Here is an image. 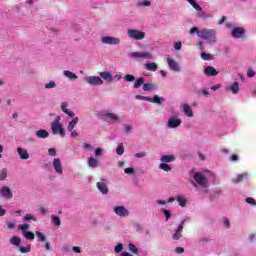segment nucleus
I'll return each instance as SVG.
<instances>
[{
	"instance_id": "f257e3e1",
	"label": "nucleus",
	"mask_w": 256,
	"mask_h": 256,
	"mask_svg": "<svg viewBox=\"0 0 256 256\" xmlns=\"http://www.w3.org/2000/svg\"><path fill=\"white\" fill-rule=\"evenodd\" d=\"M215 179V174L209 170L195 172L192 175L191 185L198 193H207L209 189V181Z\"/></svg>"
},
{
	"instance_id": "f03ea898",
	"label": "nucleus",
	"mask_w": 256,
	"mask_h": 256,
	"mask_svg": "<svg viewBox=\"0 0 256 256\" xmlns=\"http://www.w3.org/2000/svg\"><path fill=\"white\" fill-rule=\"evenodd\" d=\"M198 37L207 41L209 45H215L217 43V30L211 28H202L198 32Z\"/></svg>"
},
{
	"instance_id": "7ed1b4c3",
	"label": "nucleus",
	"mask_w": 256,
	"mask_h": 256,
	"mask_svg": "<svg viewBox=\"0 0 256 256\" xmlns=\"http://www.w3.org/2000/svg\"><path fill=\"white\" fill-rule=\"evenodd\" d=\"M51 131L53 135H59V137H65V128L61 123V116H57L51 123Z\"/></svg>"
},
{
	"instance_id": "20e7f679",
	"label": "nucleus",
	"mask_w": 256,
	"mask_h": 256,
	"mask_svg": "<svg viewBox=\"0 0 256 256\" xmlns=\"http://www.w3.org/2000/svg\"><path fill=\"white\" fill-rule=\"evenodd\" d=\"M175 155L171 154V155H163L160 158V164H159V169H161L162 171H165L166 173H169L172 168L168 163H173V161H175Z\"/></svg>"
},
{
	"instance_id": "39448f33",
	"label": "nucleus",
	"mask_w": 256,
	"mask_h": 256,
	"mask_svg": "<svg viewBox=\"0 0 256 256\" xmlns=\"http://www.w3.org/2000/svg\"><path fill=\"white\" fill-rule=\"evenodd\" d=\"M187 1L193 7V9H195V11L199 12L198 17L200 19H211V17H213V15L207 12H203V8H201V6L195 0H187Z\"/></svg>"
},
{
	"instance_id": "423d86ee",
	"label": "nucleus",
	"mask_w": 256,
	"mask_h": 256,
	"mask_svg": "<svg viewBox=\"0 0 256 256\" xmlns=\"http://www.w3.org/2000/svg\"><path fill=\"white\" fill-rule=\"evenodd\" d=\"M127 35L129 39H134V41H143L145 39V32L138 29H128Z\"/></svg>"
},
{
	"instance_id": "0eeeda50",
	"label": "nucleus",
	"mask_w": 256,
	"mask_h": 256,
	"mask_svg": "<svg viewBox=\"0 0 256 256\" xmlns=\"http://www.w3.org/2000/svg\"><path fill=\"white\" fill-rule=\"evenodd\" d=\"M102 45H121V38L115 36H102L100 39Z\"/></svg>"
},
{
	"instance_id": "6e6552de",
	"label": "nucleus",
	"mask_w": 256,
	"mask_h": 256,
	"mask_svg": "<svg viewBox=\"0 0 256 256\" xmlns=\"http://www.w3.org/2000/svg\"><path fill=\"white\" fill-rule=\"evenodd\" d=\"M166 63L168 65V69H170V71H173L174 73H180L181 65L173 57L168 56L166 58Z\"/></svg>"
},
{
	"instance_id": "1a4fd4ad",
	"label": "nucleus",
	"mask_w": 256,
	"mask_h": 256,
	"mask_svg": "<svg viewBox=\"0 0 256 256\" xmlns=\"http://www.w3.org/2000/svg\"><path fill=\"white\" fill-rule=\"evenodd\" d=\"M84 81L91 87H99L104 83L103 79H101V76H87L84 78Z\"/></svg>"
},
{
	"instance_id": "9d476101",
	"label": "nucleus",
	"mask_w": 256,
	"mask_h": 256,
	"mask_svg": "<svg viewBox=\"0 0 256 256\" xmlns=\"http://www.w3.org/2000/svg\"><path fill=\"white\" fill-rule=\"evenodd\" d=\"M182 123H183V121L181 120V118H179L177 116H172V117L168 118V120L166 121V128L167 129H177L178 127H181Z\"/></svg>"
},
{
	"instance_id": "9b49d317",
	"label": "nucleus",
	"mask_w": 256,
	"mask_h": 256,
	"mask_svg": "<svg viewBox=\"0 0 256 256\" xmlns=\"http://www.w3.org/2000/svg\"><path fill=\"white\" fill-rule=\"evenodd\" d=\"M103 119L108 123H121V116L113 113V112H105L102 114Z\"/></svg>"
},
{
	"instance_id": "f8f14e48",
	"label": "nucleus",
	"mask_w": 256,
	"mask_h": 256,
	"mask_svg": "<svg viewBox=\"0 0 256 256\" xmlns=\"http://www.w3.org/2000/svg\"><path fill=\"white\" fill-rule=\"evenodd\" d=\"M129 57H131V59H153V52H131Z\"/></svg>"
},
{
	"instance_id": "ddd939ff",
	"label": "nucleus",
	"mask_w": 256,
	"mask_h": 256,
	"mask_svg": "<svg viewBox=\"0 0 256 256\" xmlns=\"http://www.w3.org/2000/svg\"><path fill=\"white\" fill-rule=\"evenodd\" d=\"M113 211L115 215H117V217H129V215H131V212L129 211V209H127V207L123 205L115 206L113 208Z\"/></svg>"
},
{
	"instance_id": "4468645a",
	"label": "nucleus",
	"mask_w": 256,
	"mask_h": 256,
	"mask_svg": "<svg viewBox=\"0 0 256 256\" xmlns=\"http://www.w3.org/2000/svg\"><path fill=\"white\" fill-rule=\"evenodd\" d=\"M231 37H233V39H245V28L234 27L231 30Z\"/></svg>"
},
{
	"instance_id": "2eb2a0df",
	"label": "nucleus",
	"mask_w": 256,
	"mask_h": 256,
	"mask_svg": "<svg viewBox=\"0 0 256 256\" xmlns=\"http://www.w3.org/2000/svg\"><path fill=\"white\" fill-rule=\"evenodd\" d=\"M226 93H231L232 95H238L241 88L239 82H232L225 87Z\"/></svg>"
},
{
	"instance_id": "dca6fc26",
	"label": "nucleus",
	"mask_w": 256,
	"mask_h": 256,
	"mask_svg": "<svg viewBox=\"0 0 256 256\" xmlns=\"http://www.w3.org/2000/svg\"><path fill=\"white\" fill-rule=\"evenodd\" d=\"M96 187L102 195H107L109 193V187L107 186V180L105 179H100V181L96 183Z\"/></svg>"
},
{
	"instance_id": "f3484780",
	"label": "nucleus",
	"mask_w": 256,
	"mask_h": 256,
	"mask_svg": "<svg viewBox=\"0 0 256 256\" xmlns=\"http://www.w3.org/2000/svg\"><path fill=\"white\" fill-rule=\"evenodd\" d=\"M52 167L57 175H63V164L60 158H54L52 160Z\"/></svg>"
},
{
	"instance_id": "a211bd4d",
	"label": "nucleus",
	"mask_w": 256,
	"mask_h": 256,
	"mask_svg": "<svg viewBox=\"0 0 256 256\" xmlns=\"http://www.w3.org/2000/svg\"><path fill=\"white\" fill-rule=\"evenodd\" d=\"M184 225H185V220H182L172 236V239H174V241H179V239H181V237H183L182 233H183Z\"/></svg>"
},
{
	"instance_id": "6ab92c4d",
	"label": "nucleus",
	"mask_w": 256,
	"mask_h": 256,
	"mask_svg": "<svg viewBox=\"0 0 256 256\" xmlns=\"http://www.w3.org/2000/svg\"><path fill=\"white\" fill-rule=\"evenodd\" d=\"M16 151L18 153L19 159H21L22 161H27V159L31 157L27 149L23 147H17Z\"/></svg>"
},
{
	"instance_id": "aec40b11",
	"label": "nucleus",
	"mask_w": 256,
	"mask_h": 256,
	"mask_svg": "<svg viewBox=\"0 0 256 256\" xmlns=\"http://www.w3.org/2000/svg\"><path fill=\"white\" fill-rule=\"evenodd\" d=\"M0 195L1 197H4V199H13V192L8 186H3L0 189Z\"/></svg>"
},
{
	"instance_id": "412c9836",
	"label": "nucleus",
	"mask_w": 256,
	"mask_h": 256,
	"mask_svg": "<svg viewBox=\"0 0 256 256\" xmlns=\"http://www.w3.org/2000/svg\"><path fill=\"white\" fill-rule=\"evenodd\" d=\"M100 79L102 81H106L107 83H113V74L111 72L103 71L98 73Z\"/></svg>"
},
{
	"instance_id": "4be33fe9",
	"label": "nucleus",
	"mask_w": 256,
	"mask_h": 256,
	"mask_svg": "<svg viewBox=\"0 0 256 256\" xmlns=\"http://www.w3.org/2000/svg\"><path fill=\"white\" fill-rule=\"evenodd\" d=\"M204 73L205 75H207L208 77H217V75H219V72L217 71V69H215V67L213 66H206L204 68Z\"/></svg>"
},
{
	"instance_id": "5701e85b",
	"label": "nucleus",
	"mask_w": 256,
	"mask_h": 256,
	"mask_svg": "<svg viewBox=\"0 0 256 256\" xmlns=\"http://www.w3.org/2000/svg\"><path fill=\"white\" fill-rule=\"evenodd\" d=\"M60 109L65 113V115H68V117H75V113L69 110V103L62 102L60 105Z\"/></svg>"
},
{
	"instance_id": "b1692460",
	"label": "nucleus",
	"mask_w": 256,
	"mask_h": 256,
	"mask_svg": "<svg viewBox=\"0 0 256 256\" xmlns=\"http://www.w3.org/2000/svg\"><path fill=\"white\" fill-rule=\"evenodd\" d=\"M148 103H155L156 105H161L162 103H165V98L154 95L152 98L148 97Z\"/></svg>"
},
{
	"instance_id": "393cba45",
	"label": "nucleus",
	"mask_w": 256,
	"mask_h": 256,
	"mask_svg": "<svg viewBox=\"0 0 256 256\" xmlns=\"http://www.w3.org/2000/svg\"><path fill=\"white\" fill-rule=\"evenodd\" d=\"M88 167L91 169H97L99 167V160L95 157H89L87 159Z\"/></svg>"
},
{
	"instance_id": "a878e982",
	"label": "nucleus",
	"mask_w": 256,
	"mask_h": 256,
	"mask_svg": "<svg viewBox=\"0 0 256 256\" xmlns=\"http://www.w3.org/2000/svg\"><path fill=\"white\" fill-rule=\"evenodd\" d=\"M63 75L66 79H69L70 81H77V79H79V76H77V74L69 70H64Z\"/></svg>"
},
{
	"instance_id": "bb28decb",
	"label": "nucleus",
	"mask_w": 256,
	"mask_h": 256,
	"mask_svg": "<svg viewBox=\"0 0 256 256\" xmlns=\"http://www.w3.org/2000/svg\"><path fill=\"white\" fill-rule=\"evenodd\" d=\"M181 107L186 117H193V109H191V106H189V104H182Z\"/></svg>"
},
{
	"instance_id": "cd10ccee",
	"label": "nucleus",
	"mask_w": 256,
	"mask_h": 256,
	"mask_svg": "<svg viewBox=\"0 0 256 256\" xmlns=\"http://www.w3.org/2000/svg\"><path fill=\"white\" fill-rule=\"evenodd\" d=\"M144 69H146V71H153V72H155L158 69V65L155 62H146L144 64Z\"/></svg>"
},
{
	"instance_id": "c85d7f7f",
	"label": "nucleus",
	"mask_w": 256,
	"mask_h": 256,
	"mask_svg": "<svg viewBox=\"0 0 256 256\" xmlns=\"http://www.w3.org/2000/svg\"><path fill=\"white\" fill-rule=\"evenodd\" d=\"M72 120L69 122L67 129L68 131H73L75 127L77 126V123H79V117H70Z\"/></svg>"
},
{
	"instance_id": "c756f323",
	"label": "nucleus",
	"mask_w": 256,
	"mask_h": 256,
	"mask_svg": "<svg viewBox=\"0 0 256 256\" xmlns=\"http://www.w3.org/2000/svg\"><path fill=\"white\" fill-rule=\"evenodd\" d=\"M21 237L19 236H12L9 240L10 245H13L14 247H20L21 246Z\"/></svg>"
},
{
	"instance_id": "7c9ffc66",
	"label": "nucleus",
	"mask_w": 256,
	"mask_h": 256,
	"mask_svg": "<svg viewBox=\"0 0 256 256\" xmlns=\"http://www.w3.org/2000/svg\"><path fill=\"white\" fill-rule=\"evenodd\" d=\"M142 89L143 91H157V85L153 83H144Z\"/></svg>"
},
{
	"instance_id": "2f4dec72",
	"label": "nucleus",
	"mask_w": 256,
	"mask_h": 256,
	"mask_svg": "<svg viewBox=\"0 0 256 256\" xmlns=\"http://www.w3.org/2000/svg\"><path fill=\"white\" fill-rule=\"evenodd\" d=\"M247 177H249V174L247 173L238 174L235 178L232 179V182L241 183V181L247 179Z\"/></svg>"
},
{
	"instance_id": "473e14b6",
	"label": "nucleus",
	"mask_w": 256,
	"mask_h": 256,
	"mask_svg": "<svg viewBox=\"0 0 256 256\" xmlns=\"http://www.w3.org/2000/svg\"><path fill=\"white\" fill-rule=\"evenodd\" d=\"M136 7L138 9H141L143 7H151V1L150 0H142L136 3Z\"/></svg>"
},
{
	"instance_id": "72a5a7b5",
	"label": "nucleus",
	"mask_w": 256,
	"mask_h": 256,
	"mask_svg": "<svg viewBox=\"0 0 256 256\" xmlns=\"http://www.w3.org/2000/svg\"><path fill=\"white\" fill-rule=\"evenodd\" d=\"M36 137H38V139H47V137H49V132L47 130H38L36 132Z\"/></svg>"
},
{
	"instance_id": "f704fd0d",
	"label": "nucleus",
	"mask_w": 256,
	"mask_h": 256,
	"mask_svg": "<svg viewBox=\"0 0 256 256\" xmlns=\"http://www.w3.org/2000/svg\"><path fill=\"white\" fill-rule=\"evenodd\" d=\"M176 201L180 205V207H187V198L183 195L177 197Z\"/></svg>"
},
{
	"instance_id": "c9c22d12",
	"label": "nucleus",
	"mask_w": 256,
	"mask_h": 256,
	"mask_svg": "<svg viewBox=\"0 0 256 256\" xmlns=\"http://www.w3.org/2000/svg\"><path fill=\"white\" fill-rule=\"evenodd\" d=\"M94 155L96 157H103L105 155V149L102 147L94 148Z\"/></svg>"
},
{
	"instance_id": "e433bc0d",
	"label": "nucleus",
	"mask_w": 256,
	"mask_h": 256,
	"mask_svg": "<svg viewBox=\"0 0 256 256\" xmlns=\"http://www.w3.org/2000/svg\"><path fill=\"white\" fill-rule=\"evenodd\" d=\"M222 225L224 229H231V220L228 217H222Z\"/></svg>"
},
{
	"instance_id": "4c0bfd02",
	"label": "nucleus",
	"mask_w": 256,
	"mask_h": 256,
	"mask_svg": "<svg viewBox=\"0 0 256 256\" xmlns=\"http://www.w3.org/2000/svg\"><path fill=\"white\" fill-rule=\"evenodd\" d=\"M35 235H36L38 241H40V243H45V241H46V239H47V236H45V235L43 234V232H41V231H36V232H35Z\"/></svg>"
},
{
	"instance_id": "58836bf2",
	"label": "nucleus",
	"mask_w": 256,
	"mask_h": 256,
	"mask_svg": "<svg viewBox=\"0 0 256 256\" xmlns=\"http://www.w3.org/2000/svg\"><path fill=\"white\" fill-rule=\"evenodd\" d=\"M200 57L203 61H213V55L207 54L204 50L201 52Z\"/></svg>"
},
{
	"instance_id": "ea45409f",
	"label": "nucleus",
	"mask_w": 256,
	"mask_h": 256,
	"mask_svg": "<svg viewBox=\"0 0 256 256\" xmlns=\"http://www.w3.org/2000/svg\"><path fill=\"white\" fill-rule=\"evenodd\" d=\"M18 229H20V231L22 232V235H25V233L29 232V224H27V223L20 224L18 226Z\"/></svg>"
},
{
	"instance_id": "a19ab883",
	"label": "nucleus",
	"mask_w": 256,
	"mask_h": 256,
	"mask_svg": "<svg viewBox=\"0 0 256 256\" xmlns=\"http://www.w3.org/2000/svg\"><path fill=\"white\" fill-rule=\"evenodd\" d=\"M51 219L53 225H55L56 227H61V218H59V216L52 215Z\"/></svg>"
},
{
	"instance_id": "79ce46f5",
	"label": "nucleus",
	"mask_w": 256,
	"mask_h": 256,
	"mask_svg": "<svg viewBox=\"0 0 256 256\" xmlns=\"http://www.w3.org/2000/svg\"><path fill=\"white\" fill-rule=\"evenodd\" d=\"M145 83V79H143V78H138L135 82H134V84H133V87H134V89H139V87H141V85H145L144 84Z\"/></svg>"
},
{
	"instance_id": "37998d69",
	"label": "nucleus",
	"mask_w": 256,
	"mask_h": 256,
	"mask_svg": "<svg viewBox=\"0 0 256 256\" xmlns=\"http://www.w3.org/2000/svg\"><path fill=\"white\" fill-rule=\"evenodd\" d=\"M19 251L20 253H31V245L28 244L26 246H20Z\"/></svg>"
},
{
	"instance_id": "c03bdc74",
	"label": "nucleus",
	"mask_w": 256,
	"mask_h": 256,
	"mask_svg": "<svg viewBox=\"0 0 256 256\" xmlns=\"http://www.w3.org/2000/svg\"><path fill=\"white\" fill-rule=\"evenodd\" d=\"M117 155H123L125 153V147L123 146V143H119L116 148Z\"/></svg>"
},
{
	"instance_id": "a18cd8bd",
	"label": "nucleus",
	"mask_w": 256,
	"mask_h": 256,
	"mask_svg": "<svg viewBox=\"0 0 256 256\" xmlns=\"http://www.w3.org/2000/svg\"><path fill=\"white\" fill-rule=\"evenodd\" d=\"M128 249L131 253H134V255L139 253V249L132 243L128 244Z\"/></svg>"
},
{
	"instance_id": "49530a36",
	"label": "nucleus",
	"mask_w": 256,
	"mask_h": 256,
	"mask_svg": "<svg viewBox=\"0 0 256 256\" xmlns=\"http://www.w3.org/2000/svg\"><path fill=\"white\" fill-rule=\"evenodd\" d=\"M124 173L126 175H131L132 177H135V168H133V167L125 168Z\"/></svg>"
},
{
	"instance_id": "de8ad7c7",
	"label": "nucleus",
	"mask_w": 256,
	"mask_h": 256,
	"mask_svg": "<svg viewBox=\"0 0 256 256\" xmlns=\"http://www.w3.org/2000/svg\"><path fill=\"white\" fill-rule=\"evenodd\" d=\"M24 221H25V222L37 221V217H35V215H33V214H26V215L24 216Z\"/></svg>"
},
{
	"instance_id": "09e8293b",
	"label": "nucleus",
	"mask_w": 256,
	"mask_h": 256,
	"mask_svg": "<svg viewBox=\"0 0 256 256\" xmlns=\"http://www.w3.org/2000/svg\"><path fill=\"white\" fill-rule=\"evenodd\" d=\"M25 239H29L30 241H33L35 239V234L31 231L24 232Z\"/></svg>"
},
{
	"instance_id": "8fccbe9b",
	"label": "nucleus",
	"mask_w": 256,
	"mask_h": 256,
	"mask_svg": "<svg viewBox=\"0 0 256 256\" xmlns=\"http://www.w3.org/2000/svg\"><path fill=\"white\" fill-rule=\"evenodd\" d=\"M55 87H57V83H55V81L47 82V83L44 85V88H45V89H55Z\"/></svg>"
},
{
	"instance_id": "3c124183",
	"label": "nucleus",
	"mask_w": 256,
	"mask_h": 256,
	"mask_svg": "<svg viewBox=\"0 0 256 256\" xmlns=\"http://www.w3.org/2000/svg\"><path fill=\"white\" fill-rule=\"evenodd\" d=\"M124 80L127 82V83H133V81H135V76L131 75V74H126L124 76Z\"/></svg>"
},
{
	"instance_id": "603ef678",
	"label": "nucleus",
	"mask_w": 256,
	"mask_h": 256,
	"mask_svg": "<svg viewBox=\"0 0 256 256\" xmlns=\"http://www.w3.org/2000/svg\"><path fill=\"white\" fill-rule=\"evenodd\" d=\"M245 202L248 203V205H252V207H256V200L252 197H247Z\"/></svg>"
},
{
	"instance_id": "864d4df0",
	"label": "nucleus",
	"mask_w": 256,
	"mask_h": 256,
	"mask_svg": "<svg viewBox=\"0 0 256 256\" xmlns=\"http://www.w3.org/2000/svg\"><path fill=\"white\" fill-rule=\"evenodd\" d=\"M7 179V169H2L0 171V181H5Z\"/></svg>"
},
{
	"instance_id": "5fc2aeb1",
	"label": "nucleus",
	"mask_w": 256,
	"mask_h": 256,
	"mask_svg": "<svg viewBox=\"0 0 256 256\" xmlns=\"http://www.w3.org/2000/svg\"><path fill=\"white\" fill-rule=\"evenodd\" d=\"M162 213L164 214V217L166 218V221H169L171 219V211L167 209H162Z\"/></svg>"
},
{
	"instance_id": "6e6d98bb",
	"label": "nucleus",
	"mask_w": 256,
	"mask_h": 256,
	"mask_svg": "<svg viewBox=\"0 0 256 256\" xmlns=\"http://www.w3.org/2000/svg\"><path fill=\"white\" fill-rule=\"evenodd\" d=\"M182 47H183V43H181V41L175 42L173 45V48L176 51H181Z\"/></svg>"
},
{
	"instance_id": "4d7b16f0",
	"label": "nucleus",
	"mask_w": 256,
	"mask_h": 256,
	"mask_svg": "<svg viewBox=\"0 0 256 256\" xmlns=\"http://www.w3.org/2000/svg\"><path fill=\"white\" fill-rule=\"evenodd\" d=\"M82 148H83L85 151H92L93 145H91V144H89V143H83V144H82Z\"/></svg>"
},
{
	"instance_id": "13d9d810",
	"label": "nucleus",
	"mask_w": 256,
	"mask_h": 256,
	"mask_svg": "<svg viewBox=\"0 0 256 256\" xmlns=\"http://www.w3.org/2000/svg\"><path fill=\"white\" fill-rule=\"evenodd\" d=\"M134 157H136L137 159H143V157H147V152H138L134 154Z\"/></svg>"
},
{
	"instance_id": "bf43d9fd",
	"label": "nucleus",
	"mask_w": 256,
	"mask_h": 256,
	"mask_svg": "<svg viewBox=\"0 0 256 256\" xmlns=\"http://www.w3.org/2000/svg\"><path fill=\"white\" fill-rule=\"evenodd\" d=\"M48 155L50 157H55L57 155V150L55 148H49L48 149Z\"/></svg>"
},
{
	"instance_id": "052dcab7",
	"label": "nucleus",
	"mask_w": 256,
	"mask_h": 256,
	"mask_svg": "<svg viewBox=\"0 0 256 256\" xmlns=\"http://www.w3.org/2000/svg\"><path fill=\"white\" fill-rule=\"evenodd\" d=\"M199 31H201V30H199V28H197V27H192V28L190 29V35H195V33H196L197 37H199Z\"/></svg>"
},
{
	"instance_id": "680f3d73",
	"label": "nucleus",
	"mask_w": 256,
	"mask_h": 256,
	"mask_svg": "<svg viewBox=\"0 0 256 256\" xmlns=\"http://www.w3.org/2000/svg\"><path fill=\"white\" fill-rule=\"evenodd\" d=\"M255 74H256L255 70H253V69H251V68L248 69V71H247V77L253 78V77H255Z\"/></svg>"
},
{
	"instance_id": "e2e57ef3",
	"label": "nucleus",
	"mask_w": 256,
	"mask_h": 256,
	"mask_svg": "<svg viewBox=\"0 0 256 256\" xmlns=\"http://www.w3.org/2000/svg\"><path fill=\"white\" fill-rule=\"evenodd\" d=\"M115 253H121L123 251V245L119 243L115 248H114Z\"/></svg>"
},
{
	"instance_id": "0e129e2a",
	"label": "nucleus",
	"mask_w": 256,
	"mask_h": 256,
	"mask_svg": "<svg viewBox=\"0 0 256 256\" xmlns=\"http://www.w3.org/2000/svg\"><path fill=\"white\" fill-rule=\"evenodd\" d=\"M196 45L198 49H200V51H205V47H204L205 44L203 43V41H198Z\"/></svg>"
},
{
	"instance_id": "69168bd1",
	"label": "nucleus",
	"mask_w": 256,
	"mask_h": 256,
	"mask_svg": "<svg viewBox=\"0 0 256 256\" xmlns=\"http://www.w3.org/2000/svg\"><path fill=\"white\" fill-rule=\"evenodd\" d=\"M135 99H138L140 101H148L149 102V97H147V96L136 95Z\"/></svg>"
},
{
	"instance_id": "338daca9",
	"label": "nucleus",
	"mask_w": 256,
	"mask_h": 256,
	"mask_svg": "<svg viewBox=\"0 0 256 256\" xmlns=\"http://www.w3.org/2000/svg\"><path fill=\"white\" fill-rule=\"evenodd\" d=\"M175 253H177V255H182V253H185V249L183 247H176Z\"/></svg>"
},
{
	"instance_id": "774afa93",
	"label": "nucleus",
	"mask_w": 256,
	"mask_h": 256,
	"mask_svg": "<svg viewBox=\"0 0 256 256\" xmlns=\"http://www.w3.org/2000/svg\"><path fill=\"white\" fill-rule=\"evenodd\" d=\"M156 205H167V200H156Z\"/></svg>"
}]
</instances>
